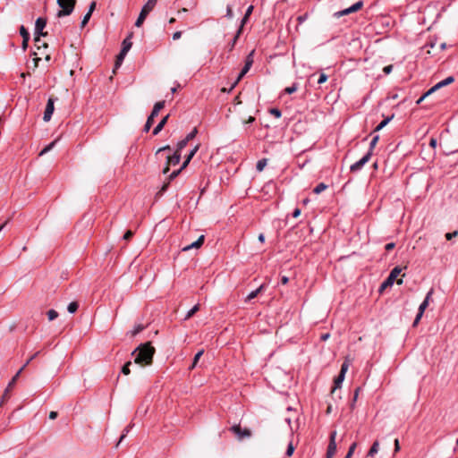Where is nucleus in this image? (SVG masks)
<instances>
[{
  "instance_id": "a19ab883",
  "label": "nucleus",
  "mask_w": 458,
  "mask_h": 458,
  "mask_svg": "<svg viewBox=\"0 0 458 458\" xmlns=\"http://www.w3.org/2000/svg\"><path fill=\"white\" fill-rule=\"evenodd\" d=\"M197 133H198V130H197V128H194V129H193V130H192V131H191V132L186 136L185 140L189 142L190 140H193V139L196 137Z\"/></svg>"
},
{
  "instance_id": "4d7b16f0",
  "label": "nucleus",
  "mask_w": 458,
  "mask_h": 458,
  "mask_svg": "<svg viewBox=\"0 0 458 458\" xmlns=\"http://www.w3.org/2000/svg\"><path fill=\"white\" fill-rule=\"evenodd\" d=\"M395 244L394 242H389L386 244L385 249L386 251H390L394 248Z\"/></svg>"
},
{
  "instance_id": "37998d69",
  "label": "nucleus",
  "mask_w": 458,
  "mask_h": 458,
  "mask_svg": "<svg viewBox=\"0 0 458 458\" xmlns=\"http://www.w3.org/2000/svg\"><path fill=\"white\" fill-rule=\"evenodd\" d=\"M131 361H128L126 362L123 368H122V373L124 374V375H129L131 370H130V366H131Z\"/></svg>"
},
{
  "instance_id": "a878e982",
  "label": "nucleus",
  "mask_w": 458,
  "mask_h": 458,
  "mask_svg": "<svg viewBox=\"0 0 458 458\" xmlns=\"http://www.w3.org/2000/svg\"><path fill=\"white\" fill-rule=\"evenodd\" d=\"M203 353H204V350H200V351H199V352L195 354L194 359H193V361H192V364L190 366V369H193L196 367V365H197V363H198L199 360V359H200V357L203 355Z\"/></svg>"
},
{
  "instance_id": "6ab92c4d",
  "label": "nucleus",
  "mask_w": 458,
  "mask_h": 458,
  "mask_svg": "<svg viewBox=\"0 0 458 458\" xmlns=\"http://www.w3.org/2000/svg\"><path fill=\"white\" fill-rule=\"evenodd\" d=\"M250 65L249 64H245L243 68L242 69L241 72L239 73L236 81L233 82V84L232 85L231 87V89H233L236 84L242 80V78L249 72V70L250 69Z\"/></svg>"
},
{
  "instance_id": "c85d7f7f",
  "label": "nucleus",
  "mask_w": 458,
  "mask_h": 458,
  "mask_svg": "<svg viewBox=\"0 0 458 458\" xmlns=\"http://www.w3.org/2000/svg\"><path fill=\"white\" fill-rule=\"evenodd\" d=\"M267 158L259 159V160L257 162V165H256V169H257V171H259V172L263 171V169L265 168V166L267 165Z\"/></svg>"
},
{
  "instance_id": "3c124183",
  "label": "nucleus",
  "mask_w": 458,
  "mask_h": 458,
  "mask_svg": "<svg viewBox=\"0 0 458 458\" xmlns=\"http://www.w3.org/2000/svg\"><path fill=\"white\" fill-rule=\"evenodd\" d=\"M457 235H458V232L457 231H454L452 233H445V238H446V240L450 241L453 238L456 237Z\"/></svg>"
},
{
  "instance_id": "20e7f679",
  "label": "nucleus",
  "mask_w": 458,
  "mask_h": 458,
  "mask_svg": "<svg viewBox=\"0 0 458 458\" xmlns=\"http://www.w3.org/2000/svg\"><path fill=\"white\" fill-rule=\"evenodd\" d=\"M165 104V102L163 100V101H158L154 105V107H153L150 114L148 115L147 122L144 125V128H143L144 131L148 132L150 130L155 117L157 116L160 110L164 108Z\"/></svg>"
},
{
  "instance_id": "412c9836",
  "label": "nucleus",
  "mask_w": 458,
  "mask_h": 458,
  "mask_svg": "<svg viewBox=\"0 0 458 458\" xmlns=\"http://www.w3.org/2000/svg\"><path fill=\"white\" fill-rule=\"evenodd\" d=\"M199 146L197 145V146H195V148L191 150V152L189 153L186 159L184 160V162L182 165V169H184L189 165L191 158L194 157L196 152L199 150Z\"/></svg>"
},
{
  "instance_id": "9b49d317",
  "label": "nucleus",
  "mask_w": 458,
  "mask_h": 458,
  "mask_svg": "<svg viewBox=\"0 0 458 458\" xmlns=\"http://www.w3.org/2000/svg\"><path fill=\"white\" fill-rule=\"evenodd\" d=\"M362 6H363V2L362 1H358L357 3L352 4V6L348 7V8H346L344 10H342L340 12L335 13V15L337 16V17L347 15V14H350L352 13L359 11L360 9L362 8Z\"/></svg>"
},
{
  "instance_id": "0eeeda50",
  "label": "nucleus",
  "mask_w": 458,
  "mask_h": 458,
  "mask_svg": "<svg viewBox=\"0 0 458 458\" xmlns=\"http://www.w3.org/2000/svg\"><path fill=\"white\" fill-rule=\"evenodd\" d=\"M47 25V20L45 18L39 17L36 20L35 22V42L40 41V36H47V32H43L44 28Z\"/></svg>"
},
{
  "instance_id": "6e6d98bb",
  "label": "nucleus",
  "mask_w": 458,
  "mask_h": 458,
  "mask_svg": "<svg viewBox=\"0 0 458 458\" xmlns=\"http://www.w3.org/2000/svg\"><path fill=\"white\" fill-rule=\"evenodd\" d=\"M393 70V65L390 64V65H386L384 67L383 69V72H385V74H389Z\"/></svg>"
},
{
  "instance_id": "393cba45",
  "label": "nucleus",
  "mask_w": 458,
  "mask_h": 458,
  "mask_svg": "<svg viewBox=\"0 0 458 458\" xmlns=\"http://www.w3.org/2000/svg\"><path fill=\"white\" fill-rule=\"evenodd\" d=\"M199 310V304L193 306L186 314L184 320L191 318L196 312Z\"/></svg>"
},
{
  "instance_id": "052dcab7",
  "label": "nucleus",
  "mask_w": 458,
  "mask_h": 458,
  "mask_svg": "<svg viewBox=\"0 0 458 458\" xmlns=\"http://www.w3.org/2000/svg\"><path fill=\"white\" fill-rule=\"evenodd\" d=\"M300 215H301V209L300 208H295L294 211L293 212V216L294 218H297Z\"/></svg>"
},
{
  "instance_id": "0e129e2a",
  "label": "nucleus",
  "mask_w": 458,
  "mask_h": 458,
  "mask_svg": "<svg viewBox=\"0 0 458 458\" xmlns=\"http://www.w3.org/2000/svg\"><path fill=\"white\" fill-rule=\"evenodd\" d=\"M306 18H307V14L299 16L297 18V20H298L299 23H302L306 20Z\"/></svg>"
},
{
  "instance_id": "8fccbe9b",
  "label": "nucleus",
  "mask_w": 458,
  "mask_h": 458,
  "mask_svg": "<svg viewBox=\"0 0 458 458\" xmlns=\"http://www.w3.org/2000/svg\"><path fill=\"white\" fill-rule=\"evenodd\" d=\"M327 80V75L325 74L324 72H321L319 75V78L318 80V83L322 84V83L326 82Z\"/></svg>"
},
{
  "instance_id": "2f4dec72",
  "label": "nucleus",
  "mask_w": 458,
  "mask_h": 458,
  "mask_svg": "<svg viewBox=\"0 0 458 458\" xmlns=\"http://www.w3.org/2000/svg\"><path fill=\"white\" fill-rule=\"evenodd\" d=\"M55 142L56 140H54L52 141L51 143H49L47 146H46L39 153V156H43L45 155L46 153H47L48 151H50L54 146L55 145Z\"/></svg>"
},
{
  "instance_id": "39448f33",
  "label": "nucleus",
  "mask_w": 458,
  "mask_h": 458,
  "mask_svg": "<svg viewBox=\"0 0 458 458\" xmlns=\"http://www.w3.org/2000/svg\"><path fill=\"white\" fill-rule=\"evenodd\" d=\"M401 272L402 268L400 267H394L387 278L381 284L379 293H383L387 287L392 286Z\"/></svg>"
},
{
  "instance_id": "4468645a",
  "label": "nucleus",
  "mask_w": 458,
  "mask_h": 458,
  "mask_svg": "<svg viewBox=\"0 0 458 458\" xmlns=\"http://www.w3.org/2000/svg\"><path fill=\"white\" fill-rule=\"evenodd\" d=\"M230 429L238 436L239 439H242L243 437H249L251 435L250 429H242L239 425H233Z\"/></svg>"
},
{
  "instance_id": "f704fd0d",
  "label": "nucleus",
  "mask_w": 458,
  "mask_h": 458,
  "mask_svg": "<svg viewBox=\"0 0 458 458\" xmlns=\"http://www.w3.org/2000/svg\"><path fill=\"white\" fill-rule=\"evenodd\" d=\"M21 374V369H19L17 371V373L14 375V377L12 378V380L9 382L8 389H12L13 388V386H14L16 380L18 379V377H20Z\"/></svg>"
},
{
  "instance_id": "603ef678",
  "label": "nucleus",
  "mask_w": 458,
  "mask_h": 458,
  "mask_svg": "<svg viewBox=\"0 0 458 458\" xmlns=\"http://www.w3.org/2000/svg\"><path fill=\"white\" fill-rule=\"evenodd\" d=\"M225 16L229 19L233 18V9L231 5H227Z\"/></svg>"
},
{
  "instance_id": "ea45409f",
  "label": "nucleus",
  "mask_w": 458,
  "mask_h": 458,
  "mask_svg": "<svg viewBox=\"0 0 458 458\" xmlns=\"http://www.w3.org/2000/svg\"><path fill=\"white\" fill-rule=\"evenodd\" d=\"M298 89V86L296 83H293L291 87H287L284 89V92L287 94H293Z\"/></svg>"
},
{
  "instance_id": "bf43d9fd",
  "label": "nucleus",
  "mask_w": 458,
  "mask_h": 458,
  "mask_svg": "<svg viewBox=\"0 0 458 458\" xmlns=\"http://www.w3.org/2000/svg\"><path fill=\"white\" fill-rule=\"evenodd\" d=\"M182 37V31H176L173 34V39L177 40Z\"/></svg>"
},
{
  "instance_id": "473e14b6",
  "label": "nucleus",
  "mask_w": 458,
  "mask_h": 458,
  "mask_svg": "<svg viewBox=\"0 0 458 458\" xmlns=\"http://www.w3.org/2000/svg\"><path fill=\"white\" fill-rule=\"evenodd\" d=\"M145 329V327L141 324H138L134 327L133 330L131 331V336H135L136 335H138L139 333H140L141 331H143Z\"/></svg>"
},
{
  "instance_id": "b1692460",
  "label": "nucleus",
  "mask_w": 458,
  "mask_h": 458,
  "mask_svg": "<svg viewBox=\"0 0 458 458\" xmlns=\"http://www.w3.org/2000/svg\"><path fill=\"white\" fill-rule=\"evenodd\" d=\"M394 118V114H392L391 116H388L386 117V119H384L376 128H375V131H378L380 130H382L392 119Z\"/></svg>"
},
{
  "instance_id": "bb28decb",
  "label": "nucleus",
  "mask_w": 458,
  "mask_h": 458,
  "mask_svg": "<svg viewBox=\"0 0 458 458\" xmlns=\"http://www.w3.org/2000/svg\"><path fill=\"white\" fill-rule=\"evenodd\" d=\"M242 27H240L235 34V36L233 37L232 42L229 44L228 47H229V51H232L237 42V39L240 36V34L242 33Z\"/></svg>"
},
{
  "instance_id": "ddd939ff",
  "label": "nucleus",
  "mask_w": 458,
  "mask_h": 458,
  "mask_svg": "<svg viewBox=\"0 0 458 458\" xmlns=\"http://www.w3.org/2000/svg\"><path fill=\"white\" fill-rule=\"evenodd\" d=\"M454 81V77L453 76H449L447 78H445V80L439 81L438 83H437L435 86H433L430 89H428L427 92H426V95H430L432 94L433 92H435L436 90H437L438 89L444 87V86H447L449 84H451L453 81Z\"/></svg>"
},
{
  "instance_id": "f257e3e1",
  "label": "nucleus",
  "mask_w": 458,
  "mask_h": 458,
  "mask_svg": "<svg viewBox=\"0 0 458 458\" xmlns=\"http://www.w3.org/2000/svg\"><path fill=\"white\" fill-rule=\"evenodd\" d=\"M155 348L149 342L140 344L132 352L134 362L140 366L150 365L153 361Z\"/></svg>"
},
{
  "instance_id": "09e8293b",
  "label": "nucleus",
  "mask_w": 458,
  "mask_h": 458,
  "mask_svg": "<svg viewBox=\"0 0 458 458\" xmlns=\"http://www.w3.org/2000/svg\"><path fill=\"white\" fill-rule=\"evenodd\" d=\"M293 452H294V447H293V444H292V443H290V444L288 445V446H287V449H286V453H285V454H286V455H287V456H292V455H293Z\"/></svg>"
},
{
  "instance_id": "c9c22d12",
  "label": "nucleus",
  "mask_w": 458,
  "mask_h": 458,
  "mask_svg": "<svg viewBox=\"0 0 458 458\" xmlns=\"http://www.w3.org/2000/svg\"><path fill=\"white\" fill-rule=\"evenodd\" d=\"M379 140V136L378 135H376L373 137V139L371 140L370 143H369V149L368 152H373V149L375 148V146L377 145V141Z\"/></svg>"
},
{
  "instance_id": "de8ad7c7",
  "label": "nucleus",
  "mask_w": 458,
  "mask_h": 458,
  "mask_svg": "<svg viewBox=\"0 0 458 458\" xmlns=\"http://www.w3.org/2000/svg\"><path fill=\"white\" fill-rule=\"evenodd\" d=\"M90 17H91V13H87L84 15V17H83V19L81 21V27H84L89 22Z\"/></svg>"
},
{
  "instance_id": "4c0bfd02",
  "label": "nucleus",
  "mask_w": 458,
  "mask_h": 458,
  "mask_svg": "<svg viewBox=\"0 0 458 458\" xmlns=\"http://www.w3.org/2000/svg\"><path fill=\"white\" fill-rule=\"evenodd\" d=\"M187 144L188 141H186L185 139L182 140L181 141L178 142L175 151L181 153V151L187 146Z\"/></svg>"
},
{
  "instance_id": "7c9ffc66",
  "label": "nucleus",
  "mask_w": 458,
  "mask_h": 458,
  "mask_svg": "<svg viewBox=\"0 0 458 458\" xmlns=\"http://www.w3.org/2000/svg\"><path fill=\"white\" fill-rule=\"evenodd\" d=\"M327 188V185L325 184L324 182H320L318 183L314 189H313V192L315 194H319L321 193L322 191H324Z\"/></svg>"
},
{
  "instance_id": "dca6fc26",
  "label": "nucleus",
  "mask_w": 458,
  "mask_h": 458,
  "mask_svg": "<svg viewBox=\"0 0 458 458\" xmlns=\"http://www.w3.org/2000/svg\"><path fill=\"white\" fill-rule=\"evenodd\" d=\"M204 239H205L204 235H200L197 241H195L194 242H192L190 245L183 247L182 250L187 251L192 248H196V249L199 248L203 244Z\"/></svg>"
},
{
  "instance_id": "13d9d810",
  "label": "nucleus",
  "mask_w": 458,
  "mask_h": 458,
  "mask_svg": "<svg viewBox=\"0 0 458 458\" xmlns=\"http://www.w3.org/2000/svg\"><path fill=\"white\" fill-rule=\"evenodd\" d=\"M39 352H37L36 353H34L26 362H25V366H28L31 360H33L38 355Z\"/></svg>"
},
{
  "instance_id": "cd10ccee",
  "label": "nucleus",
  "mask_w": 458,
  "mask_h": 458,
  "mask_svg": "<svg viewBox=\"0 0 458 458\" xmlns=\"http://www.w3.org/2000/svg\"><path fill=\"white\" fill-rule=\"evenodd\" d=\"M378 449H379V443H378V441H375L373 443V445H371V447L368 453V455L373 456L374 454H376L378 452Z\"/></svg>"
},
{
  "instance_id": "69168bd1",
  "label": "nucleus",
  "mask_w": 458,
  "mask_h": 458,
  "mask_svg": "<svg viewBox=\"0 0 458 458\" xmlns=\"http://www.w3.org/2000/svg\"><path fill=\"white\" fill-rule=\"evenodd\" d=\"M428 95H426V93H424L418 100H417V104H420Z\"/></svg>"
},
{
  "instance_id": "864d4df0",
  "label": "nucleus",
  "mask_w": 458,
  "mask_h": 458,
  "mask_svg": "<svg viewBox=\"0 0 458 458\" xmlns=\"http://www.w3.org/2000/svg\"><path fill=\"white\" fill-rule=\"evenodd\" d=\"M132 235H133V232H132V231H131V230H128V231L124 233V235H123V239H124V240H126V241H128V240H130V239L132 237Z\"/></svg>"
},
{
  "instance_id": "1a4fd4ad",
  "label": "nucleus",
  "mask_w": 458,
  "mask_h": 458,
  "mask_svg": "<svg viewBox=\"0 0 458 458\" xmlns=\"http://www.w3.org/2000/svg\"><path fill=\"white\" fill-rule=\"evenodd\" d=\"M336 431H332L330 434V439L329 444L327 450V457L326 458H332L335 453H336Z\"/></svg>"
},
{
  "instance_id": "c03bdc74",
  "label": "nucleus",
  "mask_w": 458,
  "mask_h": 458,
  "mask_svg": "<svg viewBox=\"0 0 458 458\" xmlns=\"http://www.w3.org/2000/svg\"><path fill=\"white\" fill-rule=\"evenodd\" d=\"M269 113L276 118H280L282 116V112L278 108H271Z\"/></svg>"
},
{
  "instance_id": "58836bf2",
  "label": "nucleus",
  "mask_w": 458,
  "mask_h": 458,
  "mask_svg": "<svg viewBox=\"0 0 458 458\" xmlns=\"http://www.w3.org/2000/svg\"><path fill=\"white\" fill-rule=\"evenodd\" d=\"M356 446H357V444L356 443H352L351 445V446L349 447V450H348V452H347V454H346L344 458H351L352 455L354 453V450H355Z\"/></svg>"
},
{
  "instance_id": "5701e85b",
  "label": "nucleus",
  "mask_w": 458,
  "mask_h": 458,
  "mask_svg": "<svg viewBox=\"0 0 458 458\" xmlns=\"http://www.w3.org/2000/svg\"><path fill=\"white\" fill-rule=\"evenodd\" d=\"M252 11H253V6H252V5H250V6L247 8L246 12H245L244 17L242 19L241 26H240V27H242H242L244 26V24L246 23V21H248V19H249V16L251 14Z\"/></svg>"
},
{
  "instance_id": "f3484780",
  "label": "nucleus",
  "mask_w": 458,
  "mask_h": 458,
  "mask_svg": "<svg viewBox=\"0 0 458 458\" xmlns=\"http://www.w3.org/2000/svg\"><path fill=\"white\" fill-rule=\"evenodd\" d=\"M169 118V114L165 115L161 119L157 125L153 130V135H157L165 127Z\"/></svg>"
},
{
  "instance_id": "7ed1b4c3",
  "label": "nucleus",
  "mask_w": 458,
  "mask_h": 458,
  "mask_svg": "<svg viewBox=\"0 0 458 458\" xmlns=\"http://www.w3.org/2000/svg\"><path fill=\"white\" fill-rule=\"evenodd\" d=\"M57 4L61 7V10L57 13V16L63 17L70 15L72 13L76 0H57Z\"/></svg>"
},
{
  "instance_id": "774afa93",
  "label": "nucleus",
  "mask_w": 458,
  "mask_h": 458,
  "mask_svg": "<svg viewBox=\"0 0 458 458\" xmlns=\"http://www.w3.org/2000/svg\"><path fill=\"white\" fill-rule=\"evenodd\" d=\"M429 145L431 147L435 148L437 146V140L436 139H431L430 142H429Z\"/></svg>"
},
{
  "instance_id": "72a5a7b5",
  "label": "nucleus",
  "mask_w": 458,
  "mask_h": 458,
  "mask_svg": "<svg viewBox=\"0 0 458 458\" xmlns=\"http://www.w3.org/2000/svg\"><path fill=\"white\" fill-rule=\"evenodd\" d=\"M78 308H79V304H78L76 301H72V302H71V303L68 305V307H67V310H68V312H70V313H74V312H76V311H77Z\"/></svg>"
},
{
  "instance_id": "9d476101",
  "label": "nucleus",
  "mask_w": 458,
  "mask_h": 458,
  "mask_svg": "<svg viewBox=\"0 0 458 458\" xmlns=\"http://www.w3.org/2000/svg\"><path fill=\"white\" fill-rule=\"evenodd\" d=\"M371 157V152H367L359 161L352 164L350 167L351 172L355 173L360 171L365 164H367Z\"/></svg>"
},
{
  "instance_id": "49530a36",
  "label": "nucleus",
  "mask_w": 458,
  "mask_h": 458,
  "mask_svg": "<svg viewBox=\"0 0 458 458\" xmlns=\"http://www.w3.org/2000/svg\"><path fill=\"white\" fill-rule=\"evenodd\" d=\"M254 50H252L246 57L245 64H249L250 66L253 64Z\"/></svg>"
},
{
  "instance_id": "6e6552de",
  "label": "nucleus",
  "mask_w": 458,
  "mask_h": 458,
  "mask_svg": "<svg viewBox=\"0 0 458 458\" xmlns=\"http://www.w3.org/2000/svg\"><path fill=\"white\" fill-rule=\"evenodd\" d=\"M349 368V361L346 360L342 364L341 370L339 375L335 378L334 382V388L332 392H334L335 389L340 388L343 381L344 380L345 373L348 370Z\"/></svg>"
},
{
  "instance_id": "5fc2aeb1",
  "label": "nucleus",
  "mask_w": 458,
  "mask_h": 458,
  "mask_svg": "<svg viewBox=\"0 0 458 458\" xmlns=\"http://www.w3.org/2000/svg\"><path fill=\"white\" fill-rule=\"evenodd\" d=\"M96 6H97L96 2H95V1L91 2V3H90V4H89V11H88V13H91V14H92V13H93V12L95 11V9H96Z\"/></svg>"
},
{
  "instance_id": "423d86ee",
  "label": "nucleus",
  "mask_w": 458,
  "mask_h": 458,
  "mask_svg": "<svg viewBox=\"0 0 458 458\" xmlns=\"http://www.w3.org/2000/svg\"><path fill=\"white\" fill-rule=\"evenodd\" d=\"M433 293V289H430L429 292L427 293L424 301L420 303V307H419V310H418V313L416 315V318L412 323V327H417V325L419 324L420 318H422L423 316V313L425 311V310L427 309V307L428 306V303H429V299L431 297Z\"/></svg>"
},
{
  "instance_id": "a211bd4d",
  "label": "nucleus",
  "mask_w": 458,
  "mask_h": 458,
  "mask_svg": "<svg viewBox=\"0 0 458 458\" xmlns=\"http://www.w3.org/2000/svg\"><path fill=\"white\" fill-rule=\"evenodd\" d=\"M265 289V284H261L259 288H257L256 290L250 292L245 298V301H251L252 299L256 298L259 293H260L261 292H263Z\"/></svg>"
},
{
  "instance_id": "2eb2a0df",
  "label": "nucleus",
  "mask_w": 458,
  "mask_h": 458,
  "mask_svg": "<svg viewBox=\"0 0 458 458\" xmlns=\"http://www.w3.org/2000/svg\"><path fill=\"white\" fill-rule=\"evenodd\" d=\"M55 107H54V100L53 98H49L47 103V106L44 112L43 119L45 122L50 121L52 114L54 113Z\"/></svg>"
},
{
  "instance_id": "79ce46f5",
  "label": "nucleus",
  "mask_w": 458,
  "mask_h": 458,
  "mask_svg": "<svg viewBox=\"0 0 458 458\" xmlns=\"http://www.w3.org/2000/svg\"><path fill=\"white\" fill-rule=\"evenodd\" d=\"M47 317H48V319L51 321V320L55 319L58 317V313L55 310H49L47 311Z\"/></svg>"
},
{
  "instance_id": "e2e57ef3",
  "label": "nucleus",
  "mask_w": 458,
  "mask_h": 458,
  "mask_svg": "<svg viewBox=\"0 0 458 458\" xmlns=\"http://www.w3.org/2000/svg\"><path fill=\"white\" fill-rule=\"evenodd\" d=\"M56 417H57V412L56 411H50V413H49V419L50 420H55Z\"/></svg>"
},
{
  "instance_id": "aec40b11",
  "label": "nucleus",
  "mask_w": 458,
  "mask_h": 458,
  "mask_svg": "<svg viewBox=\"0 0 458 458\" xmlns=\"http://www.w3.org/2000/svg\"><path fill=\"white\" fill-rule=\"evenodd\" d=\"M132 37V33H130L128 35V37H126L123 43H122V50H123V52H129V50L131 49V46H132V43L131 41V38Z\"/></svg>"
},
{
  "instance_id": "680f3d73",
  "label": "nucleus",
  "mask_w": 458,
  "mask_h": 458,
  "mask_svg": "<svg viewBox=\"0 0 458 458\" xmlns=\"http://www.w3.org/2000/svg\"><path fill=\"white\" fill-rule=\"evenodd\" d=\"M400 450V445L398 439L394 440V452L397 453Z\"/></svg>"
},
{
  "instance_id": "f03ea898",
  "label": "nucleus",
  "mask_w": 458,
  "mask_h": 458,
  "mask_svg": "<svg viewBox=\"0 0 458 458\" xmlns=\"http://www.w3.org/2000/svg\"><path fill=\"white\" fill-rule=\"evenodd\" d=\"M157 0H148L142 7L138 19L135 21L136 27H140L144 22L148 14L154 9Z\"/></svg>"
},
{
  "instance_id": "338daca9",
  "label": "nucleus",
  "mask_w": 458,
  "mask_h": 458,
  "mask_svg": "<svg viewBox=\"0 0 458 458\" xmlns=\"http://www.w3.org/2000/svg\"><path fill=\"white\" fill-rule=\"evenodd\" d=\"M288 281H289V279H288V277H287V276H283V277L281 278V283H282L283 284H286L288 283Z\"/></svg>"
},
{
  "instance_id": "f8f14e48",
  "label": "nucleus",
  "mask_w": 458,
  "mask_h": 458,
  "mask_svg": "<svg viewBox=\"0 0 458 458\" xmlns=\"http://www.w3.org/2000/svg\"><path fill=\"white\" fill-rule=\"evenodd\" d=\"M181 160V153L175 151L173 156H169L167 157L166 166L163 170V174H167L169 171V165H176L180 163Z\"/></svg>"
},
{
  "instance_id": "4be33fe9",
  "label": "nucleus",
  "mask_w": 458,
  "mask_h": 458,
  "mask_svg": "<svg viewBox=\"0 0 458 458\" xmlns=\"http://www.w3.org/2000/svg\"><path fill=\"white\" fill-rule=\"evenodd\" d=\"M126 55H127V52H123V50L121 49L119 55L116 56L115 69L121 66L122 63L123 62V59L126 56Z\"/></svg>"
},
{
  "instance_id": "a18cd8bd",
  "label": "nucleus",
  "mask_w": 458,
  "mask_h": 458,
  "mask_svg": "<svg viewBox=\"0 0 458 458\" xmlns=\"http://www.w3.org/2000/svg\"><path fill=\"white\" fill-rule=\"evenodd\" d=\"M182 166H181L178 170L174 171V172L169 175V177H168V181H169V182L173 181L175 177H177V176H178V174L182 172Z\"/></svg>"
},
{
  "instance_id": "c756f323",
  "label": "nucleus",
  "mask_w": 458,
  "mask_h": 458,
  "mask_svg": "<svg viewBox=\"0 0 458 458\" xmlns=\"http://www.w3.org/2000/svg\"><path fill=\"white\" fill-rule=\"evenodd\" d=\"M20 34L22 37V39H24V41L30 40V33L23 25L20 27Z\"/></svg>"
},
{
  "instance_id": "e433bc0d",
  "label": "nucleus",
  "mask_w": 458,
  "mask_h": 458,
  "mask_svg": "<svg viewBox=\"0 0 458 458\" xmlns=\"http://www.w3.org/2000/svg\"><path fill=\"white\" fill-rule=\"evenodd\" d=\"M132 427H133V424H130V425H128V426L124 428V430H123V432L122 436H121V437H120V438H119L118 444H120V443H121V442L125 438L126 435L128 434V432L130 431V429H131Z\"/></svg>"
}]
</instances>
